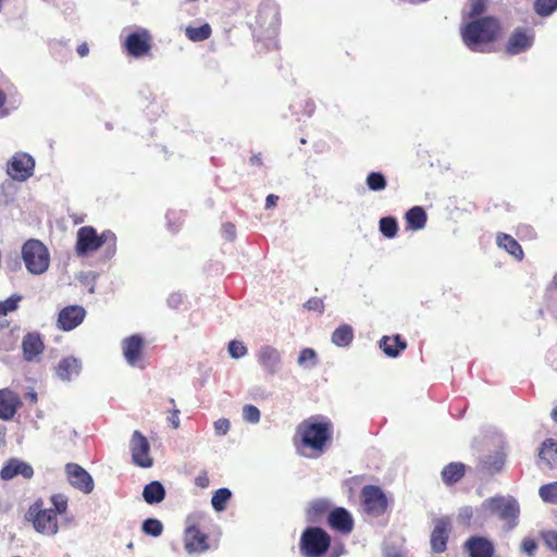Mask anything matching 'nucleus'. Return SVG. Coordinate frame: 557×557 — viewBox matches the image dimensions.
<instances>
[{"label":"nucleus","mask_w":557,"mask_h":557,"mask_svg":"<svg viewBox=\"0 0 557 557\" xmlns=\"http://www.w3.org/2000/svg\"><path fill=\"white\" fill-rule=\"evenodd\" d=\"M333 437V423L330 419L312 416L304 420L296 430L295 444L298 448H309L311 457L321 456Z\"/></svg>","instance_id":"nucleus-1"},{"label":"nucleus","mask_w":557,"mask_h":557,"mask_svg":"<svg viewBox=\"0 0 557 557\" xmlns=\"http://www.w3.org/2000/svg\"><path fill=\"white\" fill-rule=\"evenodd\" d=\"M51 507H45L42 499L34 502L25 518L32 522L34 529L47 536H53L59 531L58 516L67 511V497L63 494H54L50 497Z\"/></svg>","instance_id":"nucleus-2"},{"label":"nucleus","mask_w":557,"mask_h":557,"mask_svg":"<svg viewBox=\"0 0 557 557\" xmlns=\"http://www.w3.org/2000/svg\"><path fill=\"white\" fill-rule=\"evenodd\" d=\"M502 30L499 21L494 16L472 20L460 28L465 45L474 52L485 51V47L496 41Z\"/></svg>","instance_id":"nucleus-3"},{"label":"nucleus","mask_w":557,"mask_h":557,"mask_svg":"<svg viewBox=\"0 0 557 557\" xmlns=\"http://www.w3.org/2000/svg\"><path fill=\"white\" fill-rule=\"evenodd\" d=\"M104 245L108 246V249L115 250L116 236L112 231L107 230L98 234L92 226H82L78 228L75 245L77 256H87Z\"/></svg>","instance_id":"nucleus-4"},{"label":"nucleus","mask_w":557,"mask_h":557,"mask_svg":"<svg viewBox=\"0 0 557 557\" xmlns=\"http://www.w3.org/2000/svg\"><path fill=\"white\" fill-rule=\"evenodd\" d=\"M22 257L26 269L33 274H41L49 267L50 257L48 249L38 239H29L23 245Z\"/></svg>","instance_id":"nucleus-5"},{"label":"nucleus","mask_w":557,"mask_h":557,"mask_svg":"<svg viewBox=\"0 0 557 557\" xmlns=\"http://www.w3.org/2000/svg\"><path fill=\"white\" fill-rule=\"evenodd\" d=\"M331 545V536L321 528L309 527L300 537V549L307 557L324 555Z\"/></svg>","instance_id":"nucleus-6"},{"label":"nucleus","mask_w":557,"mask_h":557,"mask_svg":"<svg viewBox=\"0 0 557 557\" xmlns=\"http://www.w3.org/2000/svg\"><path fill=\"white\" fill-rule=\"evenodd\" d=\"M362 511L373 518L383 516L388 508V499L377 485H364L360 491Z\"/></svg>","instance_id":"nucleus-7"},{"label":"nucleus","mask_w":557,"mask_h":557,"mask_svg":"<svg viewBox=\"0 0 557 557\" xmlns=\"http://www.w3.org/2000/svg\"><path fill=\"white\" fill-rule=\"evenodd\" d=\"M434 528L430 535L431 549L435 554H442L447 549V542L451 533L453 521L449 516L434 519Z\"/></svg>","instance_id":"nucleus-8"},{"label":"nucleus","mask_w":557,"mask_h":557,"mask_svg":"<svg viewBox=\"0 0 557 557\" xmlns=\"http://www.w3.org/2000/svg\"><path fill=\"white\" fill-rule=\"evenodd\" d=\"M534 37V30L531 28H515L505 44V52L509 55H516L527 51L532 47Z\"/></svg>","instance_id":"nucleus-9"},{"label":"nucleus","mask_w":557,"mask_h":557,"mask_svg":"<svg viewBox=\"0 0 557 557\" xmlns=\"http://www.w3.org/2000/svg\"><path fill=\"white\" fill-rule=\"evenodd\" d=\"M131 451L133 462L141 468H150L153 459L150 456V445L147 437L138 430L134 431L131 438Z\"/></svg>","instance_id":"nucleus-10"},{"label":"nucleus","mask_w":557,"mask_h":557,"mask_svg":"<svg viewBox=\"0 0 557 557\" xmlns=\"http://www.w3.org/2000/svg\"><path fill=\"white\" fill-rule=\"evenodd\" d=\"M151 35L150 33L141 28L138 32L129 34L124 41V47L127 53L134 58H140L146 55L151 50Z\"/></svg>","instance_id":"nucleus-11"},{"label":"nucleus","mask_w":557,"mask_h":557,"mask_svg":"<svg viewBox=\"0 0 557 557\" xmlns=\"http://www.w3.org/2000/svg\"><path fill=\"white\" fill-rule=\"evenodd\" d=\"M145 341L141 335L133 334L122 341V351L126 362L132 367L144 368L141 364Z\"/></svg>","instance_id":"nucleus-12"},{"label":"nucleus","mask_w":557,"mask_h":557,"mask_svg":"<svg viewBox=\"0 0 557 557\" xmlns=\"http://www.w3.org/2000/svg\"><path fill=\"white\" fill-rule=\"evenodd\" d=\"M34 159L27 153H16L8 165V174L16 181H26L33 175Z\"/></svg>","instance_id":"nucleus-13"},{"label":"nucleus","mask_w":557,"mask_h":557,"mask_svg":"<svg viewBox=\"0 0 557 557\" xmlns=\"http://www.w3.org/2000/svg\"><path fill=\"white\" fill-rule=\"evenodd\" d=\"M65 472L72 486L85 494L91 493L94 490V480L83 467L77 463L70 462L65 466Z\"/></svg>","instance_id":"nucleus-14"},{"label":"nucleus","mask_w":557,"mask_h":557,"mask_svg":"<svg viewBox=\"0 0 557 557\" xmlns=\"http://www.w3.org/2000/svg\"><path fill=\"white\" fill-rule=\"evenodd\" d=\"M85 317L86 311L82 306H67L59 312L57 325L60 330L69 332L77 327Z\"/></svg>","instance_id":"nucleus-15"},{"label":"nucleus","mask_w":557,"mask_h":557,"mask_svg":"<svg viewBox=\"0 0 557 557\" xmlns=\"http://www.w3.org/2000/svg\"><path fill=\"white\" fill-rule=\"evenodd\" d=\"M22 406L18 394L10 388L0 389V420L10 421Z\"/></svg>","instance_id":"nucleus-16"},{"label":"nucleus","mask_w":557,"mask_h":557,"mask_svg":"<svg viewBox=\"0 0 557 557\" xmlns=\"http://www.w3.org/2000/svg\"><path fill=\"white\" fill-rule=\"evenodd\" d=\"M257 359L262 369L270 375L277 373L281 368V354L273 346H262L258 351Z\"/></svg>","instance_id":"nucleus-17"},{"label":"nucleus","mask_w":557,"mask_h":557,"mask_svg":"<svg viewBox=\"0 0 557 557\" xmlns=\"http://www.w3.org/2000/svg\"><path fill=\"white\" fill-rule=\"evenodd\" d=\"M327 523L333 529L343 534H348L354 529V519L349 511L343 507H336L330 511Z\"/></svg>","instance_id":"nucleus-18"},{"label":"nucleus","mask_w":557,"mask_h":557,"mask_svg":"<svg viewBox=\"0 0 557 557\" xmlns=\"http://www.w3.org/2000/svg\"><path fill=\"white\" fill-rule=\"evenodd\" d=\"M185 549L189 553H202L209 548L208 536L198 527H188L184 536Z\"/></svg>","instance_id":"nucleus-19"},{"label":"nucleus","mask_w":557,"mask_h":557,"mask_svg":"<svg viewBox=\"0 0 557 557\" xmlns=\"http://www.w3.org/2000/svg\"><path fill=\"white\" fill-rule=\"evenodd\" d=\"M463 546L469 557H493L495 553L493 543L483 536H471Z\"/></svg>","instance_id":"nucleus-20"},{"label":"nucleus","mask_w":557,"mask_h":557,"mask_svg":"<svg viewBox=\"0 0 557 557\" xmlns=\"http://www.w3.org/2000/svg\"><path fill=\"white\" fill-rule=\"evenodd\" d=\"M22 475L24 479H30L34 475L33 467L18 459H10L1 469L0 476L3 480H11L14 476Z\"/></svg>","instance_id":"nucleus-21"},{"label":"nucleus","mask_w":557,"mask_h":557,"mask_svg":"<svg viewBox=\"0 0 557 557\" xmlns=\"http://www.w3.org/2000/svg\"><path fill=\"white\" fill-rule=\"evenodd\" d=\"M23 357L26 361L35 360L44 352L45 344L39 333H27L22 341Z\"/></svg>","instance_id":"nucleus-22"},{"label":"nucleus","mask_w":557,"mask_h":557,"mask_svg":"<svg viewBox=\"0 0 557 557\" xmlns=\"http://www.w3.org/2000/svg\"><path fill=\"white\" fill-rule=\"evenodd\" d=\"M380 347L387 357L396 358L407 348V342L400 335L383 336L380 339Z\"/></svg>","instance_id":"nucleus-23"},{"label":"nucleus","mask_w":557,"mask_h":557,"mask_svg":"<svg viewBox=\"0 0 557 557\" xmlns=\"http://www.w3.org/2000/svg\"><path fill=\"white\" fill-rule=\"evenodd\" d=\"M82 364L74 357H66L60 360L55 368L57 375L63 381H70L73 376L78 375Z\"/></svg>","instance_id":"nucleus-24"},{"label":"nucleus","mask_w":557,"mask_h":557,"mask_svg":"<svg viewBox=\"0 0 557 557\" xmlns=\"http://www.w3.org/2000/svg\"><path fill=\"white\" fill-rule=\"evenodd\" d=\"M466 474V465L462 462H449L442 471L441 476L445 485L451 486L458 483Z\"/></svg>","instance_id":"nucleus-25"},{"label":"nucleus","mask_w":557,"mask_h":557,"mask_svg":"<svg viewBox=\"0 0 557 557\" xmlns=\"http://www.w3.org/2000/svg\"><path fill=\"white\" fill-rule=\"evenodd\" d=\"M539 459L550 469L557 468V442L553 438L545 440L540 448Z\"/></svg>","instance_id":"nucleus-26"},{"label":"nucleus","mask_w":557,"mask_h":557,"mask_svg":"<svg viewBox=\"0 0 557 557\" xmlns=\"http://www.w3.org/2000/svg\"><path fill=\"white\" fill-rule=\"evenodd\" d=\"M405 220L407 223V228L411 231H419L425 226L428 216L422 207L416 206L407 211Z\"/></svg>","instance_id":"nucleus-27"},{"label":"nucleus","mask_w":557,"mask_h":557,"mask_svg":"<svg viewBox=\"0 0 557 557\" xmlns=\"http://www.w3.org/2000/svg\"><path fill=\"white\" fill-rule=\"evenodd\" d=\"M496 243L498 247L505 249L516 259L521 260L523 258V250L520 244L511 235L506 233H498L496 236Z\"/></svg>","instance_id":"nucleus-28"},{"label":"nucleus","mask_w":557,"mask_h":557,"mask_svg":"<svg viewBox=\"0 0 557 557\" xmlns=\"http://www.w3.org/2000/svg\"><path fill=\"white\" fill-rule=\"evenodd\" d=\"M143 497L149 505L159 504L165 497V490L159 481H152L144 487Z\"/></svg>","instance_id":"nucleus-29"},{"label":"nucleus","mask_w":557,"mask_h":557,"mask_svg":"<svg viewBox=\"0 0 557 557\" xmlns=\"http://www.w3.org/2000/svg\"><path fill=\"white\" fill-rule=\"evenodd\" d=\"M354 339V330L348 324L338 326L332 334V343L338 347L348 346Z\"/></svg>","instance_id":"nucleus-30"},{"label":"nucleus","mask_w":557,"mask_h":557,"mask_svg":"<svg viewBox=\"0 0 557 557\" xmlns=\"http://www.w3.org/2000/svg\"><path fill=\"white\" fill-rule=\"evenodd\" d=\"M212 34L211 26L208 23L198 27L188 26L185 29L186 37L194 42H199L208 39Z\"/></svg>","instance_id":"nucleus-31"},{"label":"nucleus","mask_w":557,"mask_h":557,"mask_svg":"<svg viewBox=\"0 0 557 557\" xmlns=\"http://www.w3.org/2000/svg\"><path fill=\"white\" fill-rule=\"evenodd\" d=\"M232 493L228 488L222 487L214 492L211 504L216 511H223L226 508L227 502L231 499Z\"/></svg>","instance_id":"nucleus-32"},{"label":"nucleus","mask_w":557,"mask_h":557,"mask_svg":"<svg viewBox=\"0 0 557 557\" xmlns=\"http://www.w3.org/2000/svg\"><path fill=\"white\" fill-rule=\"evenodd\" d=\"M366 183L368 188L373 191L383 190L387 185L386 178L381 172H370Z\"/></svg>","instance_id":"nucleus-33"},{"label":"nucleus","mask_w":557,"mask_h":557,"mask_svg":"<svg viewBox=\"0 0 557 557\" xmlns=\"http://www.w3.org/2000/svg\"><path fill=\"white\" fill-rule=\"evenodd\" d=\"M297 362L305 369H312L318 363L317 352L312 348H304L299 354Z\"/></svg>","instance_id":"nucleus-34"},{"label":"nucleus","mask_w":557,"mask_h":557,"mask_svg":"<svg viewBox=\"0 0 557 557\" xmlns=\"http://www.w3.org/2000/svg\"><path fill=\"white\" fill-rule=\"evenodd\" d=\"M380 231L387 238L395 237L398 231L396 219L393 216L382 218L380 220Z\"/></svg>","instance_id":"nucleus-35"},{"label":"nucleus","mask_w":557,"mask_h":557,"mask_svg":"<svg viewBox=\"0 0 557 557\" xmlns=\"http://www.w3.org/2000/svg\"><path fill=\"white\" fill-rule=\"evenodd\" d=\"M539 494L543 502L557 504V482L542 485L539 490Z\"/></svg>","instance_id":"nucleus-36"},{"label":"nucleus","mask_w":557,"mask_h":557,"mask_svg":"<svg viewBox=\"0 0 557 557\" xmlns=\"http://www.w3.org/2000/svg\"><path fill=\"white\" fill-rule=\"evenodd\" d=\"M486 11V0H469V11L467 17L472 21L483 17L482 14Z\"/></svg>","instance_id":"nucleus-37"},{"label":"nucleus","mask_w":557,"mask_h":557,"mask_svg":"<svg viewBox=\"0 0 557 557\" xmlns=\"http://www.w3.org/2000/svg\"><path fill=\"white\" fill-rule=\"evenodd\" d=\"M557 9V0H535L534 11L541 16H548Z\"/></svg>","instance_id":"nucleus-38"},{"label":"nucleus","mask_w":557,"mask_h":557,"mask_svg":"<svg viewBox=\"0 0 557 557\" xmlns=\"http://www.w3.org/2000/svg\"><path fill=\"white\" fill-rule=\"evenodd\" d=\"M143 531L148 535L157 537L162 534L163 525L160 520L148 518L143 523Z\"/></svg>","instance_id":"nucleus-39"},{"label":"nucleus","mask_w":557,"mask_h":557,"mask_svg":"<svg viewBox=\"0 0 557 557\" xmlns=\"http://www.w3.org/2000/svg\"><path fill=\"white\" fill-rule=\"evenodd\" d=\"M473 519V509L470 506L461 507L457 515V521L460 525L469 528Z\"/></svg>","instance_id":"nucleus-40"},{"label":"nucleus","mask_w":557,"mask_h":557,"mask_svg":"<svg viewBox=\"0 0 557 557\" xmlns=\"http://www.w3.org/2000/svg\"><path fill=\"white\" fill-rule=\"evenodd\" d=\"M228 354L234 359H239L244 357L247 354V347L244 345L243 342L239 341H231L228 343Z\"/></svg>","instance_id":"nucleus-41"},{"label":"nucleus","mask_w":557,"mask_h":557,"mask_svg":"<svg viewBox=\"0 0 557 557\" xmlns=\"http://www.w3.org/2000/svg\"><path fill=\"white\" fill-rule=\"evenodd\" d=\"M519 513V508L513 503H505L499 507V516L502 519H515Z\"/></svg>","instance_id":"nucleus-42"},{"label":"nucleus","mask_w":557,"mask_h":557,"mask_svg":"<svg viewBox=\"0 0 557 557\" xmlns=\"http://www.w3.org/2000/svg\"><path fill=\"white\" fill-rule=\"evenodd\" d=\"M243 417L247 422L258 423L260 420V410L253 405H245L243 408Z\"/></svg>","instance_id":"nucleus-43"},{"label":"nucleus","mask_w":557,"mask_h":557,"mask_svg":"<svg viewBox=\"0 0 557 557\" xmlns=\"http://www.w3.org/2000/svg\"><path fill=\"white\" fill-rule=\"evenodd\" d=\"M544 544L553 552L557 553V531L549 530L541 533Z\"/></svg>","instance_id":"nucleus-44"},{"label":"nucleus","mask_w":557,"mask_h":557,"mask_svg":"<svg viewBox=\"0 0 557 557\" xmlns=\"http://www.w3.org/2000/svg\"><path fill=\"white\" fill-rule=\"evenodd\" d=\"M327 509H329V504L326 502L317 500L311 504L310 509H309V515L317 518V517L324 515L327 511Z\"/></svg>","instance_id":"nucleus-45"},{"label":"nucleus","mask_w":557,"mask_h":557,"mask_svg":"<svg viewBox=\"0 0 557 557\" xmlns=\"http://www.w3.org/2000/svg\"><path fill=\"white\" fill-rule=\"evenodd\" d=\"M231 428V423L227 419L222 418L214 422V431L218 435H225Z\"/></svg>","instance_id":"nucleus-46"},{"label":"nucleus","mask_w":557,"mask_h":557,"mask_svg":"<svg viewBox=\"0 0 557 557\" xmlns=\"http://www.w3.org/2000/svg\"><path fill=\"white\" fill-rule=\"evenodd\" d=\"M537 548V543L534 539L525 537L521 543V549L528 554L529 556H532L534 552Z\"/></svg>","instance_id":"nucleus-47"},{"label":"nucleus","mask_w":557,"mask_h":557,"mask_svg":"<svg viewBox=\"0 0 557 557\" xmlns=\"http://www.w3.org/2000/svg\"><path fill=\"white\" fill-rule=\"evenodd\" d=\"M305 307L308 310H315V311L321 312L324 309V304H323L322 299H320L318 297H313V298H310L309 300H307V302L305 304Z\"/></svg>","instance_id":"nucleus-48"},{"label":"nucleus","mask_w":557,"mask_h":557,"mask_svg":"<svg viewBox=\"0 0 557 557\" xmlns=\"http://www.w3.org/2000/svg\"><path fill=\"white\" fill-rule=\"evenodd\" d=\"M17 300L7 299L3 302H0V314H7L8 312L14 311L17 307Z\"/></svg>","instance_id":"nucleus-49"},{"label":"nucleus","mask_w":557,"mask_h":557,"mask_svg":"<svg viewBox=\"0 0 557 557\" xmlns=\"http://www.w3.org/2000/svg\"><path fill=\"white\" fill-rule=\"evenodd\" d=\"M209 476L207 474V472H201L199 475L196 476L195 479V484L198 486V487H201V488H205L209 485Z\"/></svg>","instance_id":"nucleus-50"},{"label":"nucleus","mask_w":557,"mask_h":557,"mask_svg":"<svg viewBox=\"0 0 557 557\" xmlns=\"http://www.w3.org/2000/svg\"><path fill=\"white\" fill-rule=\"evenodd\" d=\"M178 414H180V410L178 409L174 408L173 410H171V413H170V417H169V421H170V423L172 424V426L174 429H177L180 426Z\"/></svg>","instance_id":"nucleus-51"},{"label":"nucleus","mask_w":557,"mask_h":557,"mask_svg":"<svg viewBox=\"0 0 557 557\" xmlns=\"http://www.w3.org/2000/svg\"><path fill=\"white\" fill-rule=\"evenodd\" d=\"M385 557H405L404 553L395 546L385 549Z\"/></svg>","instance_id":"nucleus-52"},{"label":"nucleus","mask_w":557,"mask_h":557,"mask_svg":"<svg viewBox=\"0 0 557 557\" xmlns=\"http://www.w3.org/2000/svg\"><path fill=\"white\" fill-rule=\"evenodd\" d=\"M278 201V196L270 194L265 198V209H273L276 207Z\"/></svg>","instance_id":"nucleus-53"},{"label":"nucleus","mask_w":557,"mask_h":557,"mask_svg":"<svg viewBox=\"0 0 557 557\" xmlns=\"http://www.w3.org/2000/svg\"><path fill=\"white\" fill-rule=\"evenodd\" d=\"M223 232L225 233V235L228 239H233L235 236V232H236L235 225L232 223H225L223 225Z\"/></svg>","instance_id":"nucleus-54"},{"label":"nucleus","mask_w":557,"mask_h":557,"mask_svg":"<svg viewBox=\"0 0 557 557\" xmlns=\"http://www.w3.org/2000/svg\"><path fill=\"white\" fill-rule=\"evenodd\" d=\"M77 53L79 57L84 58L86 57L88 53H89V47H88V44L87 42H82L78 47H77Z\"/></svg>","instance_id":"nucleus-55"},{"label":"nucleus","mask_w":557,"mask_h":557,"mask_svg":"<svg viewBox=\"0 0 557 557\" xmlns=\"http://www.w3.org/2000/svg\"><path fill=\"white\" fill-rule=\"evenodd\" d=\"M250 164L261 166L262 165V157L261 153H257L250 157Z\"/></svg>","instance_id":"nucleus-56"},{"label":"nucleus","mask_w":557,"mask_h":557,"mask_svg":"<svg viewBox=\"0 0 557 557\" xmlns=\"http://www.w3.org/2000/svg\"><path fill=\"white\" fill-rule=\"evenodd\" d=\"M550 418L555 423H557V405L553 408L550 412Z\"/></svg>","instance_id":"nucleus-57"},{"label":"nucleus","mask_w":557,"mask_h":557,"mask_svg":"<svg viewBox=\"0 0 557 557\" xmlns=\"http://www.w3.org/2000/svg\"><path fill=\"white\" fill-rule=\"evenodd\" d=\"M27 397L29 398L30 401L33 403H36L37 401V394L32 392V393H28L27 394Z\"/></svg>","instance_id":"nucleus-58"},{"label":"nucleus","mask_w":557,"mask_h":557,"mask_svg":"<svg viewBox=\"0 0 557 557\" xmlns=\"http://www.w3.org/2000/svg\"><path fill=\"white\" fill-rule=\"evenodd\" d=\"M169 401L174 405V399L173 398H170Z\"/></svg>","instance_id":"nucleus-59"},{"label":"nucleus","mask_w":557,"mask_h":557,"mask_svg":"<svg viewBox=\"0 0 557 557\" xmlns=\"http://www.w3.org/2000/svg\"><path fill=\"white\" fill-rule=\"evenodd\" d=\"M7 113H8V111H7V110H3V111H2V115H5Z\"/></svg>","instance_id":"nucleus-60"}]
</instances>
